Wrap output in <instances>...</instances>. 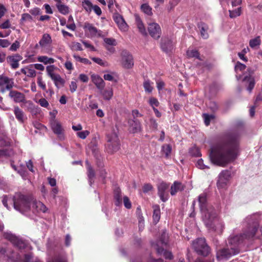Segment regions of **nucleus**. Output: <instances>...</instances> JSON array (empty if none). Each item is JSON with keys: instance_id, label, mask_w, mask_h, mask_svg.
Instances as JSON below:
<instances>
[{"instance_id": "nucleus-1", "label": "nucleus", "mask_w": 262, "mask_h": 262, "mask_svg": "<svg viewBox=\"0 0 262 262\" xmlns=\"http://www.w3.org/2000/svg\"><path fill=\"white\" fill-rule=\"evenodd\" d=\"M239 138L238 133H230L212 147L209 155L212 163L225 167L233 162L239 152Z\"/></svg>"}, {"instance_id": "nucleus-2", "label": "nucleus", "mask_w": 262, "mask_h": 262, "mask_svg": "<svg viewBox=\"0 0 262 262\" xmlns=\"http://www.w3.org/2000/svg\"><path fill=\"white\" fill-rule=\"evenodd\" d=\"M199 202L203 221L210 231L221 233L224 229V223L219 218L217 211L207 202V195L202 193L199 196Z\"/></svg>"}, {"instance_id": "nucleus-3", "label": "nucleus", "mask_w": 262, "mask_h": 262, "mask_svg": "<svg viewBox=\"0 0 262 262\" xmlns=\"http://www.w3.org/2000/svg\"><path fill=\"white\" fill-rule=\"evenodd\" d=\"M245 241L239 234H231L228 238L226 247L216 251V258L219 261L227 260L231 256L238 254L239 247Z\"/></svg>"}, {"instance_id": "nucleus-4", "label": "nucleus", "mask_w": 262, "mask_h": 262, "mask_svg": "<svg viewBox=\"0 0 262 262\" xmlns=\"http://www.w3.org/2000/svg\"><path fill=\"white\" fill-rule=\"evenodd\" d=\"M33 197L31 195H26L21 193H16L13 198L7 196L3 197L2 203L8 209L10 208L8 203L12 204L14 208L22 214H26L31 210L32 202Z\"/></svg>"}, {"instance_id": "nucleus-5", "label": "nucleus", "mask_w": 262, "mask_h": 262, "mask_svg": "<svg viewBox=\"0 0 262 262\" xmlns=\"http://www.w3.org/2000/svg\"><path fill=\"white\" fill-rule=\"evenodd\" d=\"M256 215L247 216L243 222L247 229L240 233L241 237L246 241H251L262 237V225L258 228L257 223L255 222Z\"/></svg>"}, {"instance_id": "nucleus-6", "label": "nucleus", "mask_w": 262, "mask_h": 262, "mask_svg": "<svg viewBox=\"0 0 262 262\" xmlns=\"http://www.w3.org/2000/svg\"><path fill=\"white\" fill-rule=\"evenodd\" d=\"M41 262L37 258H34L31 253L25 255L23 260L19 254L15 253L7 245H0V262Z\"/></svg>"}, {"instance_id": "nucleus-7", "label": "nucleus", "mask_w": 262, "mask_h": 262, "mask_svg": "<svg viewBox=\"0 0 262 262\" xmlns=\"http://www.w3.org/2000/svg\"><path fill=\"white\" fill-rule=\"evenodd\" d=\"M234 69L237 80L240 79L242 75H245L243 78V81L248 83L247 90L250 93L255 85L254 80L251 76V75L253 73V71L250 68L247 69L245 64L239 62L236 63Z\"/></svg>"}, {"instance_id": "nucleus-8", "label": "nucleus", "mask_w": 262, "mask_h": 262, "mask_svg": "<svg viewBox=\"0 0 262 262\" xmlns=\"http://www.w3.org/2000/svg\"><path fill=\"white\" fill-rule=\"evenodd\" d=\"M168 241V234L166 231H164L162 232L160 240L156 244H153L152 245L158 254H163L165 258L171 259L173 258L172 253L170 252L164 250L163 248L164 246H167Z\"/></svg>"}, {"instance_id": "nucleus-9", "label": "nucleus", "mask_w": 262, "mask_h": 262, "mask_svg": "<svg viewBox=\"0 0 262 262\" xmlns=\"http://www.w3.org/2000/svg\"><path fill=\"white\" fill-rule=\"evenodd\" d=\"M2 236L5 239L10 241L15 247L19 250L28 248V244L26 241L16 236L10 231L3 232Z\"/></svg>"}, {"instance_id": "nucleus-10", "label": "nucleus", "mask_w": 262, "mask_h": 262, "mask_svg": "<svg viewBox=\"0 0 262 262\" xmlns=\"http://www.w3.org/2000/svg\"><path fill=\"white\" fill-rule=\"evenodd\" d=\"M107 139L105 147L107 151L110 154L117 151L120 148V142L117 133L113 131L107 135Z\"/></svg>"}, {"instance_id": "nucleus-11", "label": "nucleus", "mask_w": 262, "mask_h": 262, "mask_svg": "<svg viewBox=\"0 0 262 262\" xmlns=\"http://www.w3.org/2000/svg\"><path fill=\"white\" fill-rule=\"evenodd\" d=\"M192 245L195 252L199 255L207 256L210 253V248L204 238L196 239L193 241Z\"/></svg>"}, {"instance_id": "nucleus-12", "label": "nucleus", "mask_w": 262, "mask_h": 262, "mask_svg": "<svg viewBox=\"0 0 262 262\" xmlns=\"http://www.w3.org/2000/svg\"><path fill=\"white\" fill-rule=\"evenodd\" d=\"M121 64L125 69H130L134 66V60L132 55L126 50H123L121 53Z\"/></svg>"}, {"instance_id": "nucleus-13", "label": "nucleus", "mask_w": 262, "mask_h": 262, "mask_svg": "<svg viewBox=\"0 0 262 262\" xmlns=\"http://www.w3.org/2000/svg\"><path fill=\"white\" fill-rule=\"evenodd\" d=\"M175 42L171 37H164L161 41V48L166 53H170L173 50Z\"/></svg>"}, {"instance_id": "nucleus-14", "label": "nucleus", "mask_w": 262, "mask_h": 262, "mask_svg": "<svg viewBox=\"0 0 262 262\" xmlns=\"http://www.w3.org/2000/svg\"><path fill=\"white\" fill-rule=\"evenodd\" d=\"M230 176V172L228 170H223L220 173L217 182V186L219 189L225 188L229 182Z\"/></svg>"}, {"instance_id": "nucleus-15", "label": "nucleus", "mask_w": 262, "mask_h": 262, "mask_svg": "<svg viewBox=\"0 0 262 262\" xmlns=\"http://www.w3.org/2000/svg\"><path fill=\"white\" fill-rule=\"evenodd\" d=\"M14 84L13 80L6 76H0V91L4 92L6 90H10Z\"/></svg>"}, {"instance_id": "nucleus-16", "label": "nucleus", "mask_w": 262, "mask_h": 262, "mask_svg": "<svg viewBox=\"0 0 262 262\" xmlns=\"http://www.w3.org/2000/svg\"><path fill=\"white\" fill-rule=\"evenodd\" d=\"M148 31L150 35L155 39H159L161 35V27L156 23L148 24Z\"/></svg>"}, {"instance_id": "nucleus-17", "label": "nucleus", "mask_w": 262, "mask_h": 262, "mask_svg": "<svg viewBox=\"0 0 262 262\" xmlns=\"http://www.w3.org/2000/svg\"><path fill=\"white\" fill-rule=\"evenodd\" d=\"M51 127L53 132L57 135L60 140H62L64 139L63 128L59 121L53 120L51 123Z\"/></svg>"}, {"instance_id": "nucleus-18", "label": "nucleus", "mask_w": 262, "mask_h": 262, "mask_svg": "<svg viewBox=\"0 0 262 262\" xmlns=\"http://www.w3.org/2000/svg\"><path fill=\"white\" fill-rule=\"evenodd\" d=\"M31 205L32 206L31 211L33 213H45L48 210L47 207L42 202L37 201L34 198Z\"/></svg>"}, {"instance_id": "nucleus-19", "label": "nucleus", "mask_w": 262, "mask_h": 262, "mask_svg": "<svg viewBox=\"0 0 262 262\" xmlns=\"http://www.w3.org/2000/svg\"><path fill=\"white\" fill-rule=\"evenodd\" d=\"M83 29L85 33H88L91 37L100 36L101 35V31L98 30L91 24L88 23H85Z\"/></svg>"}, {"instance_id": "nucleus-20", "label": "nucleus", "mask_w": 262, "mask_h": 262, "mask_svg": "<svg viewBox=\"0 0 262 262\" xmlns=\"http://www.w3.org/2000/svg\"><path fill=\"white\" fill-rule=\"evenodd\" d=\"M169 185L165 182H161L158 185V194L163 202H166L168 200V193L166 190L168 188Z\"/></svg>"}, {"instance_id": "nucleus-21", "label": "nucleus", "mask_w": 262, "mask_h": 262, "mask_svg": "<svg viewBox=\"0 0 262 262\" xmlns=\"http://www.w3.org/2000/svg\"><path fill=\"white\" fill-rule=\"evenodd\" d=\"M113 18L120 30L122 31L127 30V25L120 14L118 13H115L113 15Z\"/></svg>"}, {"instance_id": "nucleus-22", "label": "nucleus", "mask_w": 262, "mask_h": 262, "mask_svg": "<svg viewBox=\"0 0 262 262\" xmlns=\"http://www.w3.org/2000/svg\"><path fill=\"white\" fill-rule=\"evenodd\" d=\"M22 59V57L18 54L8 56L7 57L8 63L12 69H16L19 67V61Z\"/></svg>"}, {"instance_id": "nucleus-23", "label": "nucleus", "mask_w": 262, "mask_h": 262, "mask_svg": "<svg viewBox=\"0 0 262 262\" xmlns=\"http://www.w3.org/2000/svg\"><path fill=\"white\" fill-rule=\"evenodd\" d=\"M9 95L10 97L16 103H23L25 102V95L17 91H11Z\"/></svg>"}, {"instance_id": "nucleus-24", "label": "nucleus", "mask_w": 262, "mask_h": 262, "mask_svg": "<svg viewBox=\"0 0 262 262\" xmlns=\"http://www.w3.org/2000/svg\"><path fill=\"white\" fill-rule=\"evenodd\" d=\"M129 132L136 133L141 131V127L140 122L137 119H130L128 121Z\"/></svg>"}, {"instance_id": "nucleus-25", "label": "nucleus", "mask_w": 262, "mask_h": 262, "mask_svg": "<svg viewBox=\"0 0 262 262\" xmlns=\"http://www.w3.org/2000/svg\"><path fill=\"white\" fill-rule=\"evenodd\" d=\"M92 81L99 90H102L105 86V82L99 75L93 74L91 76Z\"/></svg>"}, {"instance_id": "nucleus-26", "label": "nucleus", "mask_w": 262, "mask_h": 262, "mask_svg": "<svg viewBox=\"0 0 262 262\" xmlns=\"http://www.w3.org/2000/svg\"><path fill=\"white\" fill-rule=\"evenodd\" d=\"M14 114L16 119L20 123H23L27 119V117L23 111L21 110L18 106H15L14 107Z\"/></svg>"}, {"instance_id": "nucleus-27", "label": "nucleus", "mask_w": 262, "mask_h": 262, "mask_svg": "<svg viewBox=\"0 0 262 262\" xmlns=\"http://www.w3.org/2000/svg\"><path fill=\"white\" fill-rule=\"evenodd\" d=\"M184 185L181 182L175 181L171 186L170 193L172 195H175L178 192L184 190Z\"/></svg>"}, {"instance_id": "nucleus-28", "label": "nucleus", "mask_w": 262, "mask_h": 262, "mask_svg": "<svg viewBox=\"0 0 262 262\" xmlns=\"http://www.w3.org/2000/svg\"><path fill=\"white\" fill-rule=\"evenodd\" d=\"M198 27L200 30L201 36L204 39L207 38L208 37V25L204 23L200 22L198 24Z\"/></svg>"}, {"instance_id": "nucleus-29", "label": "nucleus", "mask_w": 262, "mask_h": 262, "mask_svg": "<svg viewBox=\"0 0 262 262\" xmlns=\"http://www.w3.org/2000/svg\"><path fill=\"white\" fill-rule=\"evenodd\" d=\"M101 94L103 99L105 100H110L113 96V90L112 88H109L105 90H100Z\"/></svg>"}, {"instance_id": "nucleus-30", "label": "nucleus", "mask_w": 262, "mask_h": 262, "mask_svg": "<svg viewBox=\"0 0 262 262\" xmlns=\"http://www.w3.org/2000/svg\"><path fill=\"white\" fill-rule=\"evenodd\" d=\"M24 104L21 105L22 107H27V109L31 113H36L37 108L30 100H25Z\"/></svg>"}, {"instance_id": "nucleus-31", "label": "nucleus", "mask_w": 262, "mask_h": 262, "mask_svg": "<svg viewBox=\"0 0 262 262\" xmlns=\"http://www.w3.org/2000/svg\"><path fill=\"white\" fill-rule=\"evenodd\" d=\"M136 213L138 217V223H139V228L140 230H141L144 228V217L141 213V210L140 207H137L136 210Z\"/></svg>"}, {"instance_id": "nucleus-32", "label": "nucleus", "mask_w": 262, "mask_h": 262, "mask_svg": "<svg viewBox=\"0 0 262 262\" xmlns=\"http://www.w3.org/2000/svg\"><path fill=\"white\" fill-rule=\"evenodd\" d=\"M52 41L51 37L48 34H44L42 35V38L39 42V45L42 47H45L48 44H50Z\"/></svg>"}, {"instance_id": "nucleus-33", "label": "nucleus", "mask_w": 262, "mask_h": 262, "mask_svg": "<svg viewBox=\"0 0 262 262\" xmlns=\"http://www.w3.org/2000/svg\"><path fill=\"white\" fill-rule=\"evenodd\" d=\"M153 221L155 224H157L160 219V209L158 205L154 206Z\"/></svg>"}, {"instance_id": "nucleus-34", "label": "nucleus", "mask_w": 262, "mask_h": 262, "mask_svg": "<svg viewBox=\"0 0 262 262\" xmlns=\"http://www.w3.org/2000/svg\"><path fill=\"white\" fill-rule=\"evenodd\" d=\"M115 203L116 206H120L122 203V196L120 189L118 188L114 190Z\"/></svg>"}, {"instance_id": "nucleus-35", "label": "nucleus", "mask_w": 262, "mask_h": 262, "mask_svg": "<svg viewBox=\"0 0 262 262\" xmlns=\"http://www.w3.org/2000/svg\"><path fill=\"white\" fill-rule=\"evenodd\" d=\"M51 79L54 81L55 86L57 88H59L60 86H62L64 83V80L61 78V77L59 74L56 75Z\"/></svg>"}, {"instance_id": "nucleus-36", "label": "nucleus", "mask_w": 262, "mask_h": 262, "mask_svg": "<svg viewBox=\"0 0 262 262\" xmlns=\"http://www.w3.org/2000/svg\"><path fill=\"white\" fill-rule=\"evenodd\" d=\"M37 61L40 62H42L45 64L53 63L55 61L54 59L49 58L46 56H38Z\"/></svg>"}, {"instance_id": "nucleus-37", "label": "nucleus", "mask_w": 262, "mask_h": 262, "mask_svg": "<svg viewBox=\"0 0 262 262\" xmlns=\"http://www.w3.org/2000/svg\"><path fill=\"white\" fill-rule=\"evenodd\" d=\"M87 166H88V177L89 179V183L90 185L94 183V178L95 177V172L92 168L90 165L89 162L86 161V162Z\"/></svg>"}, {"instance_id": "nucleus-38", "label": "nucleus", "mask_w": 262, "mask_h": 262, "mask_svg": "<svg viewBox=\"0 0 262 262\" xmlns=\"http://www.w3.org/2000/svg\"><path fill=\"white\" fill-rule=\"evenodd\" d=\"M93 6L92 3L89 0H83L82 2V6L85 11L90 13L93 9Z\"/></svg>"}, {"instance_id": "nucleus-39", "label": "nucleus", "mask_w": 262, "mask_h": 262, "mask_svg": "<svg viewBox=\"0 0 262 262\" xmlns=\"http://www.w3.org/2000/svg\"><path fill=\"white\" fill-rule=\"evenodd\" d=\"M136 24L137 27L141 33L142 34H146V29L144 26L143 22L139 17H137L136 18Z\"/></svg>"}, {"instance_id": "nucleus-40", "label": "nucleus", "mask_w": 262, "mask_h": 262, "mask_svg": "<svg viewBox=\"0 0 262 262\" xmlns=\"http://www.w3.org/2000/svg\"><path fill=\"white\" fill-rule=\"evenodd\" d=\"M57 69V68L54 65H50L47 66L46 67V71L48 75L50 76L51 78H53L54 76L58 74L55 73V70Z\"/></svg>"}, {"instance_id": "nucleus-41", "label": "nucleus", "mask_w": 262, "mask_h": 262, "mask_svg": "<svg viewBox=\"0 0 262 262\" xmlns=\"http://www.w3.org/2000/svg\"><path fill=\"white\" fill-rule=\"evenodd\" d=\"M59 12L63 15H66L69 12V8L68 6L64 4L56 5Z\"/></svg>"}, {"instance_id": "nucleus-42", "label": "nucleus", "mask_w": 262, "mask_h": 262, "mask_svg": "<svg viewBox=\"0 0 262 262\" xmlns=\"http://www.w3.org/2000/svg\"><path fill=\"white\" fill-rule=\"evenodd\" d=\"M141 10L146 15L151 16L152 15V8L147 4H143L141 6Z\"/></svg>"}, {"instance_id": "nucleus-43", "label": "nucleus", "mask_w": 262, "mask_h": 262, "mask_svg": "<svg viewBox=\"0 0 262 262\" xmlns=\"http://www.w3.org/2000/svg\"><path fill=\"white\" fill-rule=\"evenodd\" d=\"M261 43V39L260 36H257L256 37L250 40L249 46L252 48H254L257 46H259Z\"/></svg>"}, {"instance_id": "nucleus-44", "label": "nucleus", "mask_w": 262, "mask_h": 262, "mask_svg": "<svg viewBox=\"0 0 262 262\" xmlns=\"http://www.w3.org/2000/svg\"><path fill=\"white\" fill-rule=\"evenodd\" d=\"M91 59L94 62L101 66L107 67L109 66V64L107 61H104L100 58L92 57Z\"/></svg>"}, {"instance_id": "nucleus-45", "label": "nucleus", "mask_w": 262, "mask_h": 262, "mask_svg": "<svg viewBox=\"0 0 262 262\" xmlns=\"http://www.w3.org/2000/svg\"><path fill=\"white\" fill-rule=\"evenodd\" d=\"M187 55L190 58L195 57L200 59L199 52L194 49H188L187 51Z\"/></svg>"}, {"instance_id": "nucleus-46", "label": "nucleus", "mask_w": 262, "mask_h": 262, "mask_svg": "<svg viewBox=\"0 0 262 262\" xmlns=\"http://www.w3.org/2000/svg\"><path fill=\"white\" fill-rule=\"evenodd\" d=\"M189 154L194 157H200L201 156L199 148L196 146H193L190 148Z\"/></svg>"}, {"instance_id": "nucleus-47", "label": "nucleus", "mask_w": 262, "mask_h": 262, "mask_svg": "<svg viewBox=\"0 0 262 262\" xmlns=\"http://www.w3.org/2000/svg\"><path fill=\"white\" fill-rule=\"evenodd\" d=\"M203 116L205 124L206 126H208L210 124V121L214 119V116L213 115L204 114Z\"/></svg>"}, {"instance_id": "nucleus-48", "label": "nucleus", "mask_w": 262, "mask_h": 262, "mask_svg": "<svg viewBox=\"0 0 262 262\" xmlns=\"http://www.w3.org/2000/svg\"><path fill=\"white\" fill-rule=\"evenodd\" d=\"M33 20L32 17L28 13H24L21 15L20 23L23 24L27 21L31 22Z\"/></svg>"}, {"instance_id": "nucleus-49", "label": "nucleus", "mask_w": 262, "mask_h": 262, "mask_svg": "<svg viewBox=\"0 0 262 262\" xmlns=\"http://www.w3.org/2000/svg\"><path fill=\"white\" fill-rule=\"evenodd\" d=\"M73 57L76 61H79L80 62L84 63L85 64H91V62L87 58H82L76 54L73 55Z\"/></svg>"}, {"instance_id": "nucleus-50", "label": "nucleus", "mask_w": 262, "mask_h": 262, "mask_svg": "<svg viewBox=\"0 0 262 262\" xmlns=\"http://www.w3.org/2000/svg\"><path fill=\"white\" fill-rule=\"evenodd\" d=\"M162 151L166 157H168L171 151V147L169 144H165L162 146Z\"/></svg>"}, {"instance_id": "nucleus-51", "label": "nucleus", "mask_w": 262, "mask_h": 262, "mask_svg": "<svg viewBox=\"0 0 262 262\" xmlns=\"http://www.w3.org/2000/svg\"><path fill=\"white\" fill-rule=\"evenodd\" d=\"M196 166L198 168L203 170L206 169H208L209 168V167L208 166L206 165L205 164H204L203 160L202 159H199L197 161Z\"/></svg>"}, {"instance_id": "nucleus-52", "label": "nucleus", "mask_w": 262, "mask_h": 262, "mask_svg": "<svg viewBox=\"0 0 262 262\" xmlns=\"http://www.w3.org/2000/svg\"><path fill=\"white\" fill-rule=\"evenodd\" d=\"M26 76L29 77H33L36 76V71L32 68V66H31V65L29 67H27Z\"/></svg>"}, {"instance_id": "nucleus-53", "label": "nucleus", "mask_w": 262, "mask_h": 262, "mask_svg": "<svg viewBox=\"0 0 262 262\" xmlns=\"http://www.w3.org/2000/svg\"><path fill=\"white\" fill-rule=\"evenodd\" d=\"M71 49L74 51H82L83 50L81 45L79 42H73L71 46Z\"/></svg>"}, {"instance_id": "nucleus-54", "label": "nucleus", "mask_w": 262, "mask_h": 262, "mask_svg": "<svg viewBox=\"0 0 262 262\" xmlns=\"http://www.w3.org/2000/svg\"><path fill=\"white\" fill-rule=\"evenodd\" d=\"M144 88L146 92L150 93L152 90V87L149 80H145L143 83Z\"/></svg>"}, {"instance_id": "nucleus-55", "label": "nucleus", "mask_w": 262, "mask_h": 262, "mask_svg": "<svg viewBox=\"0 0 262 262\" xmlns=\"http://www.w3.org/2000/svg\"><path fill=\"white\" fill-rule=\"evenodd\" d=\"M11 151L6 149H0V160H3L5 157L10 156Z\"/></svg>"}, {"instance_id": "nucleus-56", "label": "nucleus", "mask_w": 262, "mask_h": 262, "mask_svg": "<svg viewBox=\"0 0 262 262\" xmlns=\"http://www.w3.org/2000/svg\"><path fill=\"white\" fill-rule=\"evenodd\" d=\"M241 15V8L233 11L229 10V15L231 18H234Z\"/></svg>"}, {"instance_id": "nucleus-57", "label": "nucleus", "mask_w": 262, "mask_h": 262, "mask_svg": "<svg viewBox=\"0 0 262 262\" xmlns=\"http://www.w3.org/2000/svg\"><path fill=\"white\" fill-rule=\"evenodd\" d=\"M37 83L38 85L43 90H46V85L45 82L43 81L41 76H38L37 77Z\"/></svg>"}, {"instance_id": "nucleus-58", "label": "nucleus", "mask_w": 262, "mask_h": 262, "mask_svg": "<svg viewBox=\"0 0 262 262\" xmlns=\"http://www.w3.org/2000/svg\"><path fill=\"white\" fill-rule=\"evenodd\" d=\"M149 103L152 106V108H155L156 106H158L159 104L158 100L154 97H151L149 99Z\"/></svg>"}, {"instance_id": "nucleus-59", "label": "nucleus", "mask_w": 262, "mask_h": 262, "mask_svg": "<svg viewBox=\"0 0 262 262\" xmlns=\"http://www.w3.org/2000/svg\"><path fill=\"white\" fill-rule=\"evenodd\" d=\"M20 43L18 40H15L10 46L9 50L11 51H16L19 47Z\"/></svg>"}, {"instance_id": "nucleus-60", "label": "nucleus", "mask_w": 262, "mask_h": 262, "mask_svg": "<svg viewBox=\"0 0 262 262\" xmlns=\"http://www.w3.org/2000/svg\"><path fill=\"white\" fill-rule=\"evenodd\" d=\"M123 203L124 206L127 209H130L132 207V204L130 201H129L128 198L126 196L123 197Z\"/></svg>"}, {"instance_id": "nucleus-61", "label": "nucleus", "mask_w": 262, "mask_h": 262, "mask_svg": "<svg viewBox=\"0 0 262 262\" xmlns=\"http://www.w3.org/2000/svg\"><path fill=\"white\" fill-rule=\"evenodd\" d=\"M89 132L88 130H84L80 132L77 133V135L78 137L82 139H84L89 134Z\"/></svg>"}, {"instance_id": "nucleus-62", "label": "nucleus", "mask_w": 262, "mask_h": 262, "mask_svg": "<svg viewBox=\"0 0 262 262\" xmlns=\"http://www.w3.org/2000/svg\"><path fill=\"white\" fill-rule=\"evenodd\" d=\"M38 103L40 104V105L42 107L47 108L49 106V103L47 101V100L45 98L40 99Z\"/></svg>"}, {"instance_id": "nucleus-63", "label": "nucleus", "mask_w": 262, "mask_h": 262, "mask_svg": "<svg viewBox=\"0 0 262 262\" xmlns=\"http://www.w3.org/2000/svg\"><path fill=\"white\" fill-rule=\"evenodd\" d=\"M10 45V42L5 39H0V47L7 48Z\"/></svg>"}, {"instance_id": "nucleus-64", "label": "nucleus", "mask_w": 262, "mask_h": 262, "mask_svg": "<svg viewBox=\"0 0 262 262\" xmlns=\"http://www.w3.org/2000/svg\"><path fill=\"white\" fill-rule=\"evenodd\" d=\"M82 43L84 45L85 47L89 49L91 51H95L96 49L95 47L90 43L89 42L86 41H82Z\"/></svg>"}]
</instances>
